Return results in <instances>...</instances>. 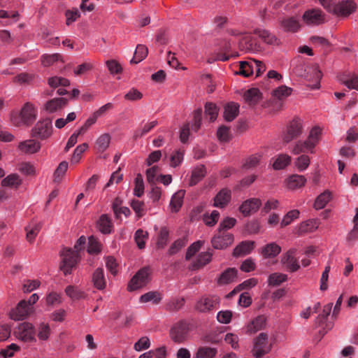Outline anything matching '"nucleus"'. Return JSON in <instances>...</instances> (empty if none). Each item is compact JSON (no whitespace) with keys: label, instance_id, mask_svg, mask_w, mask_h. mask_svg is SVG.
<instances>
[{"label":"nucleus","instance_id":"1","mask_svg":"<svg viewBox=\"0 0 358 358\" xmlns=\"http://www.w3.org/2000/svg\"><path fill=\"white\" fill-rule=\"evenodd\" d=\"M322 134V128L318 125L313 127L308 138L304 141H298L293 145L291 152L294 155L300 153H314L315 148L320 142Z\"/></svg>","mask_w":358,"mask_h":358},{"label":"nucleus","instance_id":"2","mask_svg":"<svg viewBox=\"0 0 358 358\" xmlns=\"http://www.w3.org/2000/svg\"><path fill=\"white\" fill-rule=\"evenodd\" d=\"M15 338L24 343H36V329L34 324L29 322L19 324L13 330Z\"/></svg>","mask_w":358,"mask_h":358},{"label":"nucleus","instance_id":"3","mask_svg":"<svg viewBox=\"0 0 358 358\" xmlns=\"http://www.w3.org/2000/svg\"><path fill=\"white\" fill-rule=\"evenodd\" d=\"M61 257L60 269L65 275L70 274L71 269L78 262V253L73 249L64 248L61 252Z\"/></svg>","mask_w":358,"mask_h":358},{"label":"nucleus","instance_id":"4","mask_svg":"<svg viewBox=\"0 0 358 358\" xmlns=\"http://www.w3.org/2000/svg\"><path fill=\"white\" fill-rule=\"evenodd\" d=\"M150 280V269L143 267L140 269L131 279L128 284V289L134 291L145 286Z\"/></svg>","mask_w":358,"mask_h":358},{"label":"nucleus","instance_id":"5","mask_svg":"<svg viewBox=\"0 0 358 358\" xmlns=\"http://www.w3.org/2000/svg\"><path fill=\"white\" fill-rule=\"evenodd\" d=\"M52 123L49 118L39 120L35 127L32 129V136L45 140L50 137L52 134Z\"/></svg>","mask_w":358,"mask_h":358},{"label":"nucleus","instance_id":"6","mask_svg":"<svg viewBox=\"0 0 358 358\" xmlns=\"http://www.w3.org/2000/svg\"><path fill=\"white\" fill-rule=\"evenodd\" d=\"M292 92L291 87L286 85H281L272 92V98L267 103L268 105H274L273 110L282 109V101L289 96Z\"/></svg>","mask_w":358,"mask_h":358},{"label":"nucleus","instance_id":"7","mask_svg":"<svg viewBox=\"0 0 358 358\" xmlns=\"http://www.w3.org/2000/svg\"><path fill=\"white\" fill-rule=\"evenodd\" d=\"M271 347L268 344V336L265 333H261L254 340L252 355L256 358H260L268 353Z\"/></svg>","mask_w":358,"mask_h":358},{"label":"nucleus","instance_id":"8","mask_svg":"<svg viewBox=\"0 0 358 358\" xmlns=\"http://www.w3.org/2000/svg\"><path fill=\"white\" fill-rule=\"evenodd\" d=\"M303 127V121L301 119H293L287 127L286 132L283 136L284 141L289 143L292 140L299 137L302 134Z\"/></svg>","mask_w":358,"mask_h":358},{"label":"nucleus","instance_id":"9","mask_svg":"<svg viewBox=\"0 0 358 358\" xmlns=\"http://www.w3.org/2000/svg\"><path fill=\"white\" fill-rule=\"evenodd\" d=\"M278 23L279 29L287 33H296L301 27L299 19L294 16L280 17L278 19Z\"/></svg>","mask_w":358,"mask_h":358},{"label":"nucleus","instance_id":"10","mask_svg":"<svg viewBox=\"0 0 358 358\" xmlns=\"http://www.w3.org/2000/svg\"><path fill=\"white\" fill-rule=\"evenodd\" d=\"M189 331V324L185 322H180L171 328L170 336L175 343H180L187 338Z\"/></svg>","mask_w":358,"mask_h":358},{"label":"nucleus","instance_id":"11","mask_svg":"<svg viewBox=\"0 0 358 358\" xmlns=\"http://www.w3.org/2000/svg\"><path fill=\"white\" fill-rule=\"evenodd\" d=\"M325 15L317 8L308 9L302 15L303 21L307 25H320L325 22Z\"/></svg>","mask_w":358,"mask_h":358},{"label":"nucleus","instance_id":"12","mask_svg":"<svg viewBox=\"0 0 358 358\" xmlns=\"http://www.w3.org/2000/svg\"><path fill=\"white\" fill-rule=\"evenodd\" d=\"M357 4L350 0H342L334 5L333 14L338 17H348L355 13Z\"/></svg>","mask_w":358,"mask_h":358},{"label":"nucleus","instance_id":"13","mask_svg":"<svg viewBox=\"0 0 358 358\" xmlns=\"http://www.w3.org/2000/svg\"><path fill=\"white\" fill-rule=\"evenodd\" d=\"M31 312V308L25 300L20 301L10 312V317L15 321L24 320Z\"/></svg>","mask_w":358,"mask_h":358},{"label":"nucleus","instance_id":"14","mask_svg":"<svg viewBox=\"0 0 358 358\" xmlns=\"http://www.w3.org/2000/svg\"><path fill=\"white\" fill-rule=\"evenodd\" d=\"M296 250L291 248L281 257L280 262L290 272L296 271L299 268V264L296 258Z\"/></svg>","mask_w":358,"mask_h":358},{"label":"nucleus","instance_id":"15","mask_svg":"<svg viewBox=\"0 0 358 358\" xmlns=\"http://www.w3.org/2000/svg\"><path fill=\"white\" fill-rule=\"evenodd\" d=\"M15 127L29 126L36 120L34 113H10L9 117Z\"/></svg>","mask_w":358,"mask_h":358},{"label":"nucleus","instance_id":"16","mask_svg":"<svg viewBox=\"0 0 358 358\" xmlns=\"http://www.w3.org/2000/svg\"><path fill=\"white\" fill-rule=\"evenodd\" d=\"M219 303V298L217 296H208L201 297L196 304V309L202 313L210 311L216 308Z\"/></svg>","mask_w":358,"mask_h":358},{"label":"nucleus","instance_id":"17","mask_svg":"<svg viewBox=\"0 0 358 358\" xmlns=\"http://www.w3.org/2000/svg\"><path fill=\"white\" fill-rule=\"evenodd\" d=\"M245 104L253 109L259 101L262 99V93L258 88L252 87L246 90L243 95Z\"/></svg>","mask_w":358,"mask_h":358},{"label":"nucleus","instance_id":"18","mask_svg":"<svg viewBox=\"0 0 358 358\" xmlns=\"http://www.w3.org/2000/svg\"><path fill=\"white\" fill-rule=\"evenodd\" d=\"M262 205V201L259 199L252 198L243 201L239 207V211L244 216H249L250 215L257 212Z\"/></svg>","mask_w":358,"mask_h":358},{"label":"nucleus","instance_id":"19","mask_svg":"<svg viewBox=\"0 0 358 358\" xmlns=\"http://www.w3.org/2000/svg\"><path fill=\"white\" fill-rule=\"evenodd\" d=\"M234 241V236L231 234L215 236L211 241L215 249L223 250L230 245Z\"/></svg>","mask_w":358,"mask_h":358},{"label":"nucleus","instance_id":"20","mask_svg":"<svg viewBox=\"0 0 358 358\" xmlns=\"http://www.w3.org/2000/svg\"><path fill=\"white\" fill-rule=\"evenodd\" d=\"M18 149L25 154H34L41 149V143L34 139H28L20 142Z\"/></svg>","mask_w":358,"mask_h":358},{"label":"nucleus","instance_id":"21","mask_svg":"<svg viewBox=\"0 0 358 358\" xmlns=\"http://www.w3.org/2000/svg\"><path fill=\"white\" fill-rule=\"evenodd\" d=\"M212 256L213 254L208 251L200 252L195 259L193 260L190 266V269L198 270L203 268L211 261Z\"/></svg>","mask_w":358,"mask_h":358},{"label":"nucleus","instance_id":"22","mask_svg":"<svg viewBox=\"0 0 358 358\" xmlns=\"http://www.w3.org/2000/svg\"><path fill=\"white\" fill-rule=\"evenodd\" d=\"M206 169L204 165L198 164L194 166L191 171V176L189 180V185L194 186L200 182L206 176Z\"/></svg>","mask_w":358,"mask_h":358},{"label":"nucleus","instance_id":"23","mask_svg":"<svg viewBox=\"0 0 358 358\" xmlns=\"http://www.w3.org/2000/svg\"><path fill=\"white\" fill-rule=\"evenodd\" d=\"M231 198V191L224 188L221 189L214 198V206L217 208H224L230 201Z\"/></svg>","mask_w":358,"mask_h":358},{"label":"nucleus","instance_id":"24","mask_svg":"<svg viewBox=\"0 0 358 358\" xmlns=\"http://www.w3.org/2000/svg\"><path fill=\"white\" fill-rule=\"evenodd\" d=\"M306 178L301 175H292L285 180V186L289 190H295L305 185Z\"/></svg>","mask_w":358,"mask_h":358},{"label":"nucleus","instance_id":"25","mask_svg":"<svg viewBox=\"0 0 358 358\" xmlns=\"http://www.w3.org/2000/svg\"><path fill=\"white\" fill-rule=\"evenodd\" d=\"M281 252V247L275 242L266 244L261 249V254L264 259L277 257Z\"/></svg>","mask_w":358,"mask_h":358},{"label":"nucleus","instance_id":"26","mask_svg":"<svg viewBox=\"0 0 358 358\" xmlns=\"http://www.w3.org/2000/svg\"><path fill=\"white\" fill-rule=\"evenodd\" d=\"M52 334L50 324L46 322H41L37 325L36 335L40 341H48Z\"/></svg>","mask_w":358,"mask_h":358},{"label":"nucleus","instance_id":"27","mask_svg":"<svg viewBox=\"0 0 358 358\" xmlns=\"http://www.w3.org/2000/svg\"><path fill=\"white\" fill-rule=\"evenodd\" d=\"M319 224L320 222L317 219H311L302 222L297 227V233L302 234L314 231L318 228Z\"/></svg>","mask_w":358,"mask_h":358},{"label":"nucleus","instance_id":"28","mask_svg":"<svg viewBox=\"0 0 358 358\" xmlns=\"http://www.w3.org/2000/svg\"><path fill=\"white\" fill-rule=\"evenodd\" d=\"M237 278V270L235 268H228L225 270L217 280L220 285L229 284L234 282Z\"/></svg>","mask_w":358,"mask_h":358},{"label":"nucleus","instance_id":"29","mask_svg":"<svg viewBox=\"0 0 358 358\" xmlns=\"http://www.w3.org/2000/svg\"><path fill=\"white\" fill-rule=\"evenodd\" d=\"M65 294L73 301L85 299L86 294L84 291L73 285H69L65 288Z\"/></svg>","mask_w":358,"mask_h":358},{"label":"nucleus","instance_id":"30","mask_svg":"<svg viewBox=\"0 0 358 358\" xmlns=\"http://www.w3.org/2000/svg\"><path fill=\"white\" fill-rule=\"evenodd\" d=\"M162 299L161 293L157 291L148 292L139 298V302L141 303H152L158 304Z\"/></svg>","mask_w":358,"mask_h":358},{"label":"nucleus","instance_id":"31","mask_svg":"<svg viewBox=\"0 0 358 358\" xmlns=\"http://www.w3.org/2000/svg\"><path fill=\"white\" fill-rule=\"evenodd\" d=\"M111 136L109 134H101L95 142V149L98 152H105L109 147Z\"/></svg>","mask_w":358,"mask_h":358},{"label":"nucleus","instance_id":"32","mask_svg":"<svg viewBox=\"0 0 358 358\" xmlns=\"http://www.w3.org/2000/svg\"><path fill=\"white\" fill-rule=\"evenodd\" d=\"M254 243L252 241H245L237 245L234 251L233 255L235 257L244 256L249 254L253 249Z\"/></svg>","mask_w":358,"mask_h":358},{"label":"nucleus","instance_id":"33","mask_svg":"<svg viewBox=\"0 0 358 358\" xmlns=\"http://www.w3.org/2000/svg\"><path fill=\"white\" fill-rule=\"evenodd\" d=\"M68 100L66 98H55L46 102L45 109L53 112L62 108L67 104Z\"/></svg>","mask_w":358,"mask_h":358},{"label":"nucleus","instance_id":"34","mask_svg":"<svg viewBox=\"0 0 358 358\" xmlns=\"http://www.w3.org/2000/svg\"><path fill=\"white\" fill-rule=\"evenodd\" d=\"M22 183L20 177L16 173L7 176L1 181L2 187H8L13 189H17Z\"/></svg>","mask_w":358,"mask_h":358},{"label":"nucleus","instance_id":"35","mask_svg":"<svg viewBox=\"0 0 358 358\" xmlns=\"http://www.w3.org/2000/svg\"><path fill=\"white\" fill-rule=\"evenodd\" d=\"M266 325V318L264 316H258L253 320L247 327V332L255 334L262 329Z\"/></svg>","mask_w":358,"mask_h":358},{"label":"nucleus","instance_id":"36","mask_svg":"<svg viewBox=\"0 0 358 358\" xmlns=\"http://www.w3.org/2000/svg\"><path fill=\"white\" fill-rule=\"evenodd\" d=\"M291 162V157L286 154H280L273 159V168L281 170L287 167Z\"/></svg>","mask_w":358,"mask_h":358},{"label":"nucleus","instance_id":"37","mask_svg":"<svg viewBox=\"0 0 358 358\" xmlns=\"http://www.w3.org/2000/svg\"><path fill=\"white\" fill-rule=\"evenodd\" d=\"M331 199V194L329 191H324L321 193L315 199L314 208L316 210L324 208Z\"/></svg>","mask_w":358,"mask_h":358},{"label":"nucleus","instance_id":"38","mask_svg":"<svg viewBox=\"0 0 358 358\" xmlns=\"http://www.w3.org/2000/svg\"><path fill=\"white\" fill-rule=\"evenodd\" d=\"M92 281L95 287L99 289H103L106 287V280L104 278L103 270L98 268L95 270L92 276Z\"/></svg>","mask_w":358,"mask_h":358},{"label":"nucleus","instance_id":"39","mask_svg":"<svg viewBox=\"0 0 358 358\" xmlns=\"http://www.w3.org/2000/svg\"><path fill=\"white\" fill-rule=\"evenodd\" d=\"M41 228V224L37 222H31L25 227L27 232L26 238L29 242H32L38 235Z\"/></svg>","mask_w":358,"mask_h":358},{"label":"nucleus","instance_id":"40","mask_svg":"<svg viewBox=\"0 0 358 358\" xmlns=\"http://www.w3.org/2000/svg\"><path fill=\"white\" fill-rule=\"evenodd\" d=\"M97 227L103 234H110L112 229V223L106 215H102L97 222Z\"/></svg>","mask_w":358,"mask_h":358},{"label":"nucleus","instance_id":"41","mask_svg":"<svg viewBox=\"0 0 358 358\" xmlns=\"http://www.w3.org/2000/svg\"><path fill=\"white\" fill-rule=\"evenodd\" d=\"M262 159V155L256 153L247 157L243 164V167L245 170L254 169L257 166Z\"/></svg>","mask_w":358,"mask_h":358},{"label":"nucleus","instance_id":"42","mask_svg":"<svg viewBox=\"0 0 358 358\" xmlns=\"http://www.w3.org/2000/svg\"><path fill=\"white\" fill-rule=\"evenodd\" d=\"M287 280V275L281 273H271L268 278V285L272 287L279 286Z\"/></svg>","mask_w":358,"mask_h":358},{"label":"nucleus","instance_id":"43","mask_svg":"<svg viewBox=\"0 0 358 358\" xmlns=\"http://www.w3.org/2000/svg\"><path fill=\"white\" fill-rule=\"evenodd\" d=\"M254 34H257L267 44L272 45L277 41L275 36L266 29H257L254 31Z\"/></svg>","mask_w":358,"mask_h":358},{"label":"nucleus","instance_id":"44","mask_svg":"<svg viewBox=\"0 0 358 358\" xmlns=\"http://www.w3.org/2000/svg\"><path fill=\"white\" fill-rule=\"evenodd\" d=\"M300 212L298 210H292L285 214L281 220L280 224L281 227H285L290 224L294 220L299 217Z\"/></svg>","mask_w":358,"mask_h":358},{"label":"nucleus","instance_id":"45","mask_svg":"<svg viewBox=\"0 0 358 358\" xmlns=\"http://www.w3.org/2000/svg\"><path fill=\"white\" fill-rule=\"evenodd\" d=\"M217 354L215 348L201 347L199 348L196 354V358H214Z\"/></svg>","mask_w":358,"mask_h":358},{"label":"nucleus","instance_id":"46","mask_svg":"<svg viewBox=\"0 0 358 358\" xmlns=\"http://www.w3.org/2000/svg\"><path fill=\"white\" fill-rule=\"evenodd\" d=\"M63 299L61 294L56 292H49L46 294L45 302L48 306H57L62 303Z\"/></svg>","mask_w":358,"mask_h":358},{"label":"nucleus","instance_id":"47","mask_svg":"<svg viewBox=\"0 0 358 358\" xmlns=\"http://www.w3.org/2000/svg\"><path fill=\"white\" fill-rule=\"evenodd\" d=\"M148 238V234L147 231L140 229L135 232L134 239L139 249L145 248Z\"/></svg>","mask_w":358,"mask_h":358},{"label":"nucleus","instance_id":"48","mask_svg":"<svg viewBox=\"0 0 358 358\" xmlns=\"http://www.w3.org/2000/svg\"><path fill=\"white\" fill-rule=\"evenodd\" d=\"M183 196L182 192H177L172 196L170 202V208L172 212L176 213L179 210L182 204Z\"/></svg>","mask_w":358,"mask_h":358},{"label":"nucleus","instance_id":"49","mask_svg":"<svg viewBox=\"0 0 358 358\" xmlns=\"http://www.w3.org/2000/svg\"><path fill=\"white\" fill-rule=\"evenodd\" d=\"M185 151L178 149L172 152L170 157V165L172 167L178 166L183 161Z\"/></svg>","mask_w":358,"mask_h":358},{"label":"nucleus","instance_id":"50","mask_svg":"<svg viewBox=\"0 0 358 358\" xmlns=\"http://www.w3.org/2000/svg\"><path fill=\"white\" fill-rule=\"evenodd\" d=\"M310 163V157L306 155H301L296 159L294 165L299 171H303L307 169Z\"/></svg>","mask_w":358,"mask_h":358},{"label":"nucleus","instance_id":"51","mask_svg":"<svg viewBox=\"0 0 358 358\" xmlns=\"http://www.w3.org/2000/svg\"><path fill=\"white\" fill-rule=\"evenodd\" d=\"M254 66L252 62H241L240 71L238 74L242 75L245 77H249L253 74Z\"/></svg>","mask_w":358,"mask_h":358},{"label":"nucleus","instance_id":"52","mask_svg":"<svg viewBox=\"0 0 358 358\" xmlns=\"http://www.w3.org/2000/svg\"><path fill=\"white\" fill-rule=\"evenodd\" d=\"M220 213L217 210H213L210 214L206 213L203 216L204 223L210 227L214 226L218 221Z\"/></svg>","mask_w":358,"mask_h":358},{"label":"nucleus","instance_id":"53","mask_svg":"<svg viewBox=\"0 0 358 358\" xmlns=\"http://www.w3.org/2000/svg\"><path fill=\"white\" fill-rule=\"evenodd\" d=\"M69 164L66 161L62 162L54 173V180L59 182L68 170Z\"/></svg>","mask_w":358,"mask_h":358},{"label":"nucleus","instance_id":"54","mask_svg":"<svg viewBox=\"0 0 358 358\" xmlns=\"http://www.w3.org/2000/svg\"><path fill=\"white\" fill-rule=\"evenodd\" d=\"M240 50L250 52L255 50V44L251 37H244L238 43Z\"/></svg>","mask_w":358,"mask_h":358},{"label":"nucleus","instance_id":"55","mask_svg":"<svg viewBox=\"0 0 358 358\" xmlns=\"http://www.w3.org/2000/svg\"><path fill=\"white\" fill-rule=\"evenodd\" d=\"M134 183V194L137 197H141L144 193V182L141 174L136 176Z\"/></svg>","mask_w":358,"mask_h":358},{"label":"nucleus","instance_id":"56","mask_svg":"<svg viewBox=\"0 0 358 358\" xmlns=\"http://www.w3.org/2000/svg\"><path fill=\"white\" fill-rule=\"evenodd\" d=\"M330 271H331V266H330V264L328 263L327 265L325 266L324 270L322 272L321 278H320V289L321 291H326L328 289L329 273Z\"/></svg>","mask_w":358,"mask_h":358},{"label":"nucleus","instance_id":"57","mask_svg":"<svg viewBox=\"0 0 358 358\" xmlns=\"http://www.w3.org/2000/svg\"><path fill=\"white\" fill-rule=\"evenodd\" d=\"M87 148H88V145L86 143H84L83 144L78 145L76 148V149L74 150V152H73V156L71 157V162L73 164L78 163L81 158L82 154L87 150Z\"/></svg>","mask_w":358,"mask_h":358},{"label":"nucleus","instance_id":"58","mask_svg":"<svg viewBox=\"0 0 358 358\" xmlns=\"http://www.w3.org/2000/svg\"><path fill=\"white\" fill-rule=\"evenodd\" d=\"M106 64L111 74H120L122 72L121 64L115 59L108 60Z\"/></svg>","mask_w":358,"mask_h":358},{"label":"nucleus","instance_id":"59","mask_svg":"<svg viewBox=\"0 0 358 358\" xmlns=\"http://www.w3.org/2000/svg\"><path fill=\"white\" fill-rule=\"evenodd\" d=\"M168 239H169L168 229L166 227L161 228L159 230V234H158V238H157V247L161 248H164L166 245Z\"/></svg>","mask_w":358,"mask_h":358},{"label":"nucleus","instance_id":"60","mask_svg":"<svg viewBox=\"0 0 358 358\" xmlns=\"http://www.w3.org/2000/svg\"><path fill=\"white\" fill-rule=\"evenodd\" d=\"M20 349V346L17 344L11 343L8 345L6 348L0 350V355L3 358L11 357L13 356L15 352L19 351Z\"/></svg>","mask_w":358,"mask_h":358},{"label":"nucleus","instance_id":"61","mask_svg":"<svg viewBox=\"0 0 358 358\" xmlns=\"http://www.w3.org/2000/svg\"><path fill=\"white\" fill-rule=\"evenodd\" d=\"M217 137L221 142H228L231 138L230 130L228 127L222 126L217 131Z\"/></svg>","mask_w":358,"mask_h":358},{"label":"nucleus","instance_id":"62","mask_svg":"<svg viewBox=\"0 0 358 358\" xmlns=\"http://www.w3.org/2000/svg\"><path fill=\"white\" fill-rule=\"evenodd\" d=\"M130 206L136 213L137 217L143 215L145 212V203L139 200L134 199L131 201Z\"/></svg>","mask_w":358,"mask_h":358},{"label":"nucleus","instance_id":"63","mask_svg":"<svg viewBox=\"0 0 358 358\" xmlns=\"http://www.w3.org/2000/svg\"><path fill=\"white\" fill-rule=\"evenodd\" d=\"M150 347V341L148 337H141L137 342L134 343V348L136 351L140 352L147 350Z\"/></svg>","mask_w":358,"mask_h":358},{"label":"nucleus","instance_id":"64","mask_svg":"<svg viewBox=\"0 0 358 358\" xmlns=\"http://www.w3.org/2000/svg\"><path fill=\"white\" fill-rule=\"evenodd\" d=\"M101 250V246L97 240L94 236L88 238L87 252L90 254H97Z\"/></svg>","mask_w":358,"mask_h":358}]
</instances>
